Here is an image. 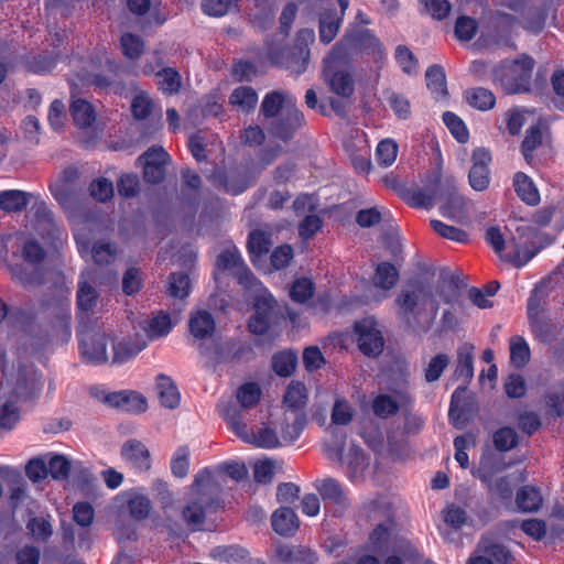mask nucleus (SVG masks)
Returning <instances> with one entry per match:
<instances>
[{
  "label": "nucleus",
  "instance_id": "0eeeda50",
  "mask_svg": "<svg viewBox=\"0 0 564 564\" xmlns=\"http://www.w3.org/2000/svg\"><path fill=\"white\" fill-rule=\"evenodd\" d=\"M368 547L375 553H400L404 558H414L416 550L412 543L394 532V522L387 519L378 523L369 534Z\"/></svg>",
  "mask_w": 564,
  "mask_h": 564
},
{
  "label": "nucleus",
  "instance_id": "393cba45",
  "mask_svg": "<svg viewBox=\"0 0 564 564\" xmlns=\"http://www.w3.org/2000/svg\"><path fill=\"white\" fill-rule=\"evenodd\" d=\"M314 32L312 30H302L299 33L297 41H302V43L297 44L292 54V61L289 65V68L292 73L300 75L305 72L308 59H310V50L307 46V42L314 41Z\"/></svg>",
  "mask_w": 564,
  "mask_h": 564
},
{
  "label": "nucleus",
  "instance_id": "39448f33",
  "mask_svg": "<svg viewBox=\"0 0 564 564\" xmlns=\"http://www.w3.org/2000/svg\"><path fill=\"white\" fill-rule=\"evenodd\" d=\"M212 481L213 474L208 468L202 469L195 476L191 486L193 499L182 509V517L188 527H199L205 521L207 512L219 507V501L207 492Z\"/></svg>",
  "mask_w": 564,
  "mask_h": 564
},
{
  "label": "nucleus",
  "instance_id": "cd10ccee",
  "mask_svg": "<svg viewBox=\"0 0 564 564\" xmlns=\"http://www.w3.org/2000/svg\"><path fill=\"white\" fill-rule=\"evenodd\" d=\"M513 187L518 197L530 206L540 203V194L533 181L523 172H518L513 176Z\"/></svg>",
  "mask_w": 564,
  "mask_h": 564
},
{
  "label": "nucleus",
  "instance_id": "1a4fd4ad",
  "mask_svg": "<svg viewBox=\"0 0 564 564\" xmlns=\"http://www.w3.org/2000/svg\"><path fill=\"white\" fill-rule=\"evenodd\" d=\"M247 291L253 294L254 307V314L249 319L248 327L254 335H264L276 318L275 301L261 283L257 291L254 289H247Z\"/></svg>",
  "mask_w": 564,
  "mask_h": 564
},
{
  "label": "nucleus",
  "instance_id": "c9c22d12",
  "mask_svg": "<svg viewBox=\"0 0 564 564\" xmlns=\"http://www.w3.org/2000/svg\"><path fill=\"white\" fill-rule=\"evenodd\" d=\"M478 553H484L495 564H508L512 560L511 552L503 544L489 539H481L478 544Z\"/></svg>",
  "mask_w": 564,
  "mask_h": 564
},
{
  "label": "nucleus",
  "instance_id": "603ef678",
  "mask_svg": "<svg viewBox=\"0 0 564 564\" xmlns=\"http://www.w3.org/2000/svg\"><path fill=\"white\" fill-rule=\"evenodd\" d=\"M272 246L271 235L263 230H253L249 235L248 249L252 256L267 253Z\"/></svg>",
  "mask_w": 564,
  "mask_h": 564
},
{
  "label": "nucleus",
  "instance_id": "ea45409f",
  "mask_svg": "<svg viewBox=\"0 0 564 564\" xmlns=\"http://www.w3.org/2000/svg\"><path fill=\"white\" fill-rule=\"evenodd\" d=\"M465 98L468 105L481 111L491 109L496 104L495 95L489 89L482 87L466 90Z\"/></svg>",
  "mask_w": 564,
  "mask_h": 564
},
{
  "label": "nucleus",
  "instance_id": "37998d69",
  "mask_svg": "<svg viewBox=\"0 0 564 564\" xmlns=\"http://www.w3.org/2000/svg\"><path fill=\"white\" fill-rule=\"evenodd\" d=\"M127 507L130 516L135 520L147 519L152 509L150 499L137 492L128 494Z\"/></svg>",
  "mask_w": 564,
  "mask_h": 564
},
{
  "label": "nucleus",
  "instance_id": "a211bd4d",
  "mask_svg": "<svg viewBox=\"0 0 564 564\" xmlns=\"http://www.w3.org/2000/svg\"><path fill=\"white\" fill-rule=\"evenodd\" d=\"M219 413L226 422L228 430L240 441L248 444L253 432L248 424V413L231 404L220 406Z\"/></svg>",
  "mask_w": 564,
  "mask_h": 564
},
{
  "label": "nucleus",
  "instance_id": "9b49d317",
  "mask_svg": "<svg viewBox=\"0 0 564 564\" xmlns=\"http://www.w3.org/2000/svg\"><path fill=\"white\" fill-rule=\"evenodd\" d=\"M97 280L96 270H87L79 276L77 288V307L79 323L84 326L85 318L88 317L89 313H93L96 308L99 300V294L96 288L93 285Z\"/></svg>",
  "mask_w": 564,
  "mask_h": 564
},
{
  "label": "nucleus",
  "instance_id": "4be33fe9",
  "mask_svg": "<svg viewBox=\"0 0 564 564\" xmlns=\"http://www.w3.org/2000/svg\"><path fill=\"white\" fill-rule=\"evenodd\" d=\"M324 82L328 89L341 98H349L355 90V83L350 72L346 69L333 70L330 68L324 72Z\"/></svg>",
  "mask_w": 564,
  "mask_h": 564
},
{
  "label": "nucleus",
  "instance_id": "4d7b16f0",
  "mask_svg": "<svg viewBox=\"0 0 564 564\" xmlns=\"http://www.w3.org/2000/svg\"><path fill=\"white\" fill-rule=\"evenodd\" d=\"M373 413L382 419L397 414L399 403L391 395L379 394L372 401Z\"/></svg>",
  "mask_w": 564,
  "mask_h": 564
},
{
  "label": "nucleus",
  "instance_id": "f3484780",
  "mask_svg": "<svg viewBox=\"0 0 564 564\" xmlns=\"http://www.w3.org/2000/svg\"><path fill=\"white\" fill-rule=\"evenodd\" d=\"M315 489L326 503L335 507L334 512L336 513L343 512L350 505L347 490L335 478L327 477L316 480Z\"/></svg>",
  "mask_w": 564,
  "mask_h": 564
},
{
  "label": "nucleus",
  "instance_id": "f03ea898",
  "mask_svg": "<svg viewBox=\"0 0 564 564\" xmlns=\"http://www.w3.org/2000/svg\"><path fill=\"white\" fill-rule=\"evenodd\" d=\"M397 315L408 324L421 318L433 321L438 312V303L430 288L419 280L402 286L395 297Z\"/></svg>",
  "mask_w": 564,
  "mask_h": 564
},
{
  "label": "nucleus",
  "instance_id": "b1692460",
  "mask_svg": "<svg viewBox=\"0 0 564 564\" xmlns=\"http://www.w3.org/2000/svg\"><path fill=\"white\" fill-rule=\"evenodd\" d=\"M147 347V341L141 336L123 338L112 344V362L123 364Z\"/></svg>",
  "mask_w": 564,
  "mask_h": 564
},
{
  "label": "nucleus",
  "instance_id": "5fc2aeb1",
  "mask_svg": "<svg viewBox=\"0 0 564 564\" xmlns=\"http://www.w3.org/2000/svg\"><path fill=\"white\" fill-rule=\"evenodd\" d=\"M91 254L97 265L110 264L117 257V247L111 242L98 241L94 245Z\"/></svg>",
  "mask_w": 564,
  "mask_h": 564
},
{
  "label": "nucleus",
  "instance_id": "338daca9",
  "mask_svg": "<svg viewBox=\"0 0 564 564\" xmlns=\"http://www.w3.org/2000/svg\"><path fill=\"white\" fill-rule=\"evenodd\" d=\"M314 293V284L310 279L302 278L294 281L290 296L293 301L304 303L312 297Z\"/></svg>",
  "mask_w": 564,
  "mask_h": 564
},
{
  "label": "nucleus",
  "instance_id": "4c0bfd02",
  "mask_svg": "<svg viewBox=\"0 0 564 564\" xmlns=\"http://www.w3.org/2000/svg\"><path fill=\"white\" fill-rule=\"evenodd\" d=\"M70 115L75 124L79 128L90 127L96 119L94 107L84 99L73 100L70 104Z\"/></svg>",
  "mask_w": 564,
  "mask_h": 564
},
{
  "label": "nucleus",
  "instance_id": "de8ad7c7",
  "mask_svg": "<svg viewBox=\"0 0 564 564\" xmlns=\"http://www.w3.org/2000/svg\"><path fill=\"white\" fill-rule=\"evenodd\" d=\"M543 143L542 129L539 126L530 127L521 144V151L528 163L533 160V152Z\"/></svg>",
  "mask_w": 564,
  "mask_h": 564
},
{
  "label": "nucleus",
  "instance_id": "58836bf2",
  "mask_svg": "<svg viewBox=\"0 0 564 564\" xmlns=\"http://www.w3.org/2000/svg\"><path fill=\"white\" fill-rule=\"evenodd\" d=\"M426 86L434 95L435 99L443 98L447 95L446 77L442 66L432 65L425 73Z\"/></svg>",
  "mask_w": 564,
  "mask_h": 564
},
{
  "label": "nucleus",
  "instance_id": "c756f323",
  "mask_svg": "<svg viewBox=\"0 0 564 564\" xmlns=\"http://www.w3.org/2000/svg\"><path fill=\"white\" fill-rule=\"evenodd\" d=\"M229 104L238 111L251 112L258 104V94L250 86H239L230 94Z\"/></svg>",
  "mask_w": 564,
  "mask_h": 564
},
{
  "label": "nucleus",
  "instance_id": "774afa93",
  "mask_svg": "<svg viewBox=\"0 0 564 564\" xmlns=\"http://www.w3.org/2000/svg\"><path fill=\"white\" fill-rule=\"evenodd\" d=\"M47 465V475L54 479H66L70 471V463L63 455H53Z\"/></svg>",
  "mask_w": 564,
  "mask_h": 564
},
{
  "label": "nucleus",
  "instance_id": "7ed1b4c3",
  "mask_svg": "<svg viewBox=\"0 0 564 564\" xmlns=\"http://www.w3.org/2000/svg\"><path fill=\"white\" fill-rule=\"evenodd\" d=\"M14 257H19L30 269L23 264L10 265L12 278L24 286L39 285L43 281V273L40 264L46 257L41 243L33 237L25 234H17Z\"/></svg>",
  "mask_w": 564,
  "mask_h": 564
},
{
  "label": "nucleus",
  "instance_id": "4468645a",
  "mask_svg": "<svg viewBox=\"0 0 564 564\" xmlns=\"http://www.w3.org/2000/svg\"><path fill=\"white\" fill-rule=\"evenodd\" d=\"M217 265L224 270H235V275L246 290L260 286V281L254 274L243 264L242 259L237 248H228L224 250L217 258Z\"/></svg>",
  "mask_w": 564,
  "mask_h": 564
},
{
  "label": "nucleus",
  "instance_id": "a878e982",
  "mask_svg": "<svg viewBox=\"0 0 564 564\" xmlns=\"http://www.w3.org/2000/svg\"><path fill=\"white\" fill-rule=\"evenodd\" d=\"M188 328L194 338L203 340L213 336L216 329V323L209 312L202 310L191 315Z\"/></svg>",
  "mask_w": 564,
  "mask_h": 564
},
{
  "label": "nucleus",
  "instance_id": "a18cd8bd",
  "mask_svg": "<svg viewBox=\"0 0 564 564\" xmlns=\"http://www.w3.org/2000/svg\"><path fill=\"white\" fill-rule=\"evenodd\" d=\"M346 463L351 479H358L369 466V458L361 448L352 446L346 456Z\"/></svg>",
  "mask_w": 564,
  "mask_h": 564
},
{
  "label": "nucleus",
  "instance_id": "49530a36",
  "mask_svg": "<svg viewBox=\"0 0 564 564\" xmlns=\"http://www.w3.org/2000/svg\"><path fill=\"white\" fill-rule=\"evenodd\" d=\"M530 360V348L521 336L510 338V361L517 368L524 367Z\"/></svg>",
  "mask_w": 564,
  "mask_h": 564
},
{
  "label": "nucleus",
  "instance_id": "3c124183",
  "mask_svg": "<svg viewBox=\"0 0 564 564\" xmlns=\"http://www.w3.org/2000/svg\"><path fill=\"white\" fill-rule=\"evenodd\" d=\"M173 326L174 324L172 323L170 315L160 312L150 319L147 328L148 336L150 338L166 336L172 330Z\"/></svg>",
  "mask_w": 564,
  "mask_h": 564
},
{
  "label": "nucleus",
  "instance_id": "bb28decb",
  "mask_svg": "<svg viewBox=\"0 0 564 564\" xmlns=\"http://www.w3.org/2000/svg\"><path fill=\"white\" fill-rule=\"evenodd\" d=\"M296 513L288 507H281L271 516V525L274 532L282 536H289L299 529Z\"/></svg>",
  "mask_w": 564,
  "mask_h": 564
},
{
  "label": "nucleus",
  "instance_id": "8fccbe9b",
  "mask_svg": "<svg viewBox=\"0 0 564 564\" xmlns=\"http://www.w3.org/2000/svg\"><path fill=\"white\" fill-rule=\"evenodd\" d=\"M398 143L392 139H384L380 141L376 149V161L381 166H391L398 155Z\"/></svg>",
  "mask_w": 564,
  "mask_h": 564
},
{
  "label": "nucleus",
  "instance_id": "423d86ee",
  "mask_svg": "<svg viewBox=\"0 0 564 564\" xmlns=\"http://www.w3.org/2000/svg\"><path fill=\"white\" fill-rule=\"evenodd\" d=\"M448 188L444 192L441 188V172L436 171L430 178L429 184L424 187L413 191L411 199L412 204L417 207L431 208L438 199L441 202V210L444 215L451 213L452 207L458 208L462 198L457 195L453 185V180H447Z\"/></svg>",
  "mask_w": 564,
  "mask_h": 564
},
{
  "label": "nucleus",
  "instance_id": "7c9ffc66",
  "mask_svg": "<svg viewBox=\"0 0 564 564\" xmlns=\"http://www.w3.org/2000/svg\"><path fill=\"white\" fill-rule=\"evenodd\" d=\"M217 186L224 188L227 193L238 195L249 187L250 181L246 175L237 172H217L214 175Z\"/></svg>",
  "mask_w": 564,
  "mask_h": 564
},
{
  "label": "nucleus",
  "instance_id": "72a5a7b5",
  "mask_svg": "<svg viewBox=\"0 0 564 564\" xmlns=\"http://www.w3.org/2000/svg\"><path fill=\"white\" fill-rule=\"evenodd\" d=\"M399 281L398 269L389 263H378L372 276V283L376 288L388 291L391 290Z\"/></svg>",
  "mask_w": 564,
  "mask_h": 564
},
{
  "label": "nucleus",
  "instance_id": "412c9836",
  "mask_svg": "<svg viewBox=\"0 0 564 564\" xmlns=\"http://www.w3.org/2000/svg\"><path fill=\"white\" fill-rule=\"evenodd\" d=\"M105 402L129 413H142L147 410V399L133 391H119L108 394Z\"/></svg>",
  "mask_w": 564,
  "mask_h": 564
},
{
  "label": "nucleus",
  "instance_id": "864d4df0",
  "mask_svg": "<svg viewBox=\"0 0 564 564\" xmlns=\"http://www.w3.org/2000/svg\"><path fill=\"white\" fill-rule=\"evenodd\" d=\"M354 417L351 404L344 398H337L332 410V423L336 425H347Z\"/></svg>",
  "mask_w": 564,
  "mask_h": 564
},
{
  "label": "nucleus",
  "instance_id": "6ab92c4d",
  "mask_svg": "<svg viewBox=\"0 0 564 564\" xmlns=\"http://www.w3.org/2000/svg\"><path fill=\"white\" fill-rule=\"evenodd\" d=\"M491 161V155L488 150L484 148L476 149L471 154V169L468 174L470 186L478 192L485 191L490 183V173L488 165Z\"/></svg>",
  "mask_w": 564,
  "mask_h": 564
},
{
  "label": "nucleus",
  "instance_id": "aec40b11",
  "mask_svg": "<svg viewBox=\"0 0 564 564\" xmlns=\"http://www.w3.org/2000/svg\"><path fill=\"white\" fill-rule=\"evenodd\" d=\"M122 459L138 471L151 468V454L148 447L138 440H128L121 447Z\"/></svg>",
  "mask_w": 564,
  "mask_h": 564
},
{
  "label": "nucleus",
  "instance_id": "6e6552de",
  "mask_svg": "<svg viewBox=\"0 0 564 564\" xmlns=\"http://www.w3.org/2000/svg\"><path fill=\"white\" fill-rule=\"evenodd\" d=\"M534 61L522 56L511 63H502L494 72V82H498L507 94L529 90Z\"/></svg>",
  "mask_w": 564,
  "mask_h": 564
},
{
  "label": "nucleus",
  "instance_id": "473e14b6",
  "mask_svg": "<svg viewBox=\"0 0 564 564\" xmlns=\"http://www.w3.org/2000/svg\"><path fill=\"white\" fill-rule=\"evenodd\" d=\"M516 502L523 512H535L543 502L540 490L534 486H523L517 491Z\"/></svg>",
  "mask_w": 564,
  "mask_h": 564
},
{
  "label": "nucleus",
  "instance_id": "2eb2a0df",
  "mask_svg": "<svg viewBox=\"0 0 564 564\" xmlns=\"http://www.w3.org/2000/svg\"><path fill=\"white\" fill-rule=\"evenodd\" d=\"M167 152L159 145L151 147L138 158L143 166V177L148 183L159 184L165 178V167L169 163Z\"/></svg>",
  "mask_w": 564,
  "mask_h": 564
},
{
  "label": "nucleus",
  "instance_id": "f8f14e48",
  "mask_svg": "<svg viewBox=\"0 0 564 564\" xmlns=\"http://www.w3.org/2000/svg\"><path fill=\"white\" fill-rule=\"evenodd\" d=\"M357 343L360 351L366 356H378L384 347L382 333L377 327V322L372 318H365L355 324Z\"/></svg>",
  "mask_w": 564,
  "mask_h": 564
},
{
  "label": "nucleus",
  "instance_id": "69168bd1",
  "mask_svg": "<svg viewBox=\"0 0 564 564\" xmlns=\"http://www.w3.org/2000/svg\"><path fill=\"white\" fill-rule=\"evenodd\" d=\"M431 227L443 238L456 242H465L468 239V235L463 229L446 225L441 220H431Z\"/></svg>",
  "mask_w": 564,
  "mask_h": 564
},
{
  "label": "nucleus",
  "instance_id": "e2e57ef3",
  "mask_svg": "<svg viewBox=\"0 0 564 564\" xmlns=\"http://www.w3.org/2000/svg\"><path fill=\"white\" fill-rule=\"evenodd\" d=\"M443 121L448 128L451 133L458 142H466L468 140V131L463 120L451 111L443 115Z\"/></svg>",
  "mask_w": 564,
  "mask_h": 564
},
{
  "label": "nucleus",
  "instance_id": "0e129e2a",
  "mask_svg": "<svg viewBox=\"0 0 564 564\" xmlns=\"http://www.w3.org/2000/svg\"><path fill=\"white\" fill-rule=\"evenodd\" d=\"M189 290V278L185 273H172L169 279L167 293L173 297L183 299Z\"/></svg>",
  "mask_w": 564,
  "mask_h": 564
},
{
  "label": "nucleus",
  "instance_id": "052dcab7",
  "mask_svg": "<svg viewBox=\"0 0 564 564\" xmlns=\"http://www.w3.org/2000/svg\"><path fill=\"white\" fill-rule=\"evenodd\" d=\"M189 468V448L187 446H180L172 459H171V470L175 477L184 478Z\"/></svg>",
  "mask_w": 564,
  "mask_h": 564
},
{
  "label": "nucleus",
  "instance_id": "f704fd0d",
  "mask_svg": "<svg viewBox=\"0 0 564 564\" xmlns=\"http://www.w3.org/2000/svg\"><path fill=\"white\" fill-rule=\"evenodd\" d=\"M50 191L65 210H70L75 206L77 199L76 186L54 180L50 184Z\"/></svg>",
  "mask_w": 564,
  "mask_h": 564
},
{
  "label": "nucleus",
  "instance_id": "c03bdc74",
  "mask_svg": "<svg viewBox=\"0 0 564 564\" xmlns=\"http://www.w3.org/2000/svg\"><path fill=\"white\" fill-rule=\"evenodd\" d=\"M158 86L164 94H176L181 88V75L172 67H164L155 73Z\"/></svg>",
  "mask_w": 564,
  "mask_h": 564
},
{
  "label": "nucleus",
  "instance_id": "bf43d9fd",
  "mask_svg": "<svg viewBox=\"0 0 564 564\" xmlns=\"http://www.w3.org/2000/svg\"><path fill=\"white\" fill-rule=\"evenodd\" d=\"M296 356L290 351L278 352L272 358L274 371L282 377L290 376L295 369Z\"/></svg>",
  "mask_w": 564,
  "mask_h": 564
},
{
  "label": "nucleus",
  "instance_id": "9d476101",
  "mask_svg": "<svg viewBox=\"0 0 564 564\" xmlns=\"http://www.w3.org/2000/svg\"><path fill=\"white\" fill-rule=\"evenodd\" d=\"M512 239L514 253L512 262L517 267L527 264L539 251L540 234L529 225L519 226Z\"/></svg>",
  "mask_w": 564,
  "mask_h": 564
},
{
  "label": "nucleus",
  "instance_id": "c85d7f7f",
  "mask_svg": "<svg viewBox=\"0 0 564 564\" xmlns=\"http://www.w3.org/2000/svg\"><path fill=\"white\" fill-rule=\"evenodd\" d=\"M156 390L160 402L164 408L175 409L178 406L181 395L176 384L170 377L165 375H159L156 377Z\"/></svg>",
  "mask_w": 564,
  "mask_h": 564
},
{
  "label": "nucleus",
  "instance_id": "2f4dec72",
  "mask_svg": "<svg viewBox=\"0 0 564 564\" xmlns=\"http://www.w3.org/2000/svg\"><path fill=\"white\" fill-rule=\"evenodd\" d=\"M307 402V390L300 381H291L283 397L286 412H302Z\"/></svg>",
  "mask_w": 564,
  "mask_h": 564
},
{
  "label": "nucleus",
  "instance_id": "13d9d810",
  "mask_svg": "<svg viewBox=\"0 0 564 564\" xmlns=\"http://www.w3.org/2000/svg\"><path fill=\"white\" fill-rule=\"evenodd\" d=\"M492 442L497 451L508 452L518 444V434L511 427H502L494 433Z\"/></svg>",
  "mask_w": 564,
  "mask_h": 564
},
{
  "label": "nucleus",
  "instance_id": "ddd939ff",
  "mask_svg": "<svg viewBox=\"0 0 564 564\" xmlns=\"http://www.w3.org/2000/svg\"><path fill=\"white\" fill-rule=\"evenodd\" d=\"M79 349L83 358L90 364H105L108 361L107 337L100 330H80Z\"/></svg>",
  "mask_w": 564,
  "mask_h": 564
},
{
  "label": "nucleus",
  "instance_id": "79ce46f5",
  "mask_svg": "<svg viewBox=\"0 0 564 564\" xmlns=\"http://www.w3.org/2000/svg\"><path fill=\"white\" fill-rule=\"evenodd\" d=\"M248 444L261 448H275L281 446L279 434L267 424H262L257 432H252L251 440Z\"/></svg>",
  "mask_w": 564,
  "mask_h": 564
},
{
  "label": "nucleus",
  "instance_id": "f257e3e1",
  "mask_svg": "<svg viewBox=\"0 0 564 564\" xmlns=\"http://www.w3.org/2000/svg\"><path fill=\"white\" fill-rule=\"evenodd\" d=\"M262 122L269 121V132L286 141L304 123V116L296 106L295 98L284 90H272L264 95L260 105Z\"/></svg>",
  "mask_w": 564,
  "mask_h": 564
},
{
  "label": "nucleus",
  "instance_id": "5701e85b",
  "mask_svg": "<svg viewBox=\"0 0 564 564\" xmlns=\"http://www.w3.org/2000/svg\"><path fill=\"white\" fill-rule=\"evenodd\" d=\"M306 425V416L303 412H285L280 423L281 446L295 442Z\"/></svg>",
  "mask_w": 564,
  "mask_h": 564
},
{
  "label": "nucleus",
  "instance_id": "e433bc0d",
  "mask_svg": "<svg viewBox=\"0 0 564 564\" xmlns=\"http://www.w3.org/2000/svg\"><path fill=\"white\" fill-rule=\"evenodd\" d=\"M30 194L19 189L0 192V208L7 213L21 212L29 203Z\"/></svg>",
  "mask_w": 564,
  "mask_h": 564
},
{
  "label": "nucleus",
  "instance_id": "20e7f679",
  "mask_svg": "<svg viewBox=\"0 0 564 564\" xmlns=\"http://www.w3.org/2000/svg\"><path fill=\"white\" fill-rule=\"evenodd\" d=\"M473 350L474 346L470 344H464L457 350L458 364L455 376L463 379L464 386L458 387L454 391L448 415L453 424L458 429L463 427L470 420L474 408L473 399L466 394V384L474 377Z\"/></svg>",
  "mask_w": 564,
  "mask_h": 564
},
{
  "label": "nucleus",
  "instance_id": "09e8293b",
  "mask_svg": "<svg viewBox=\"0 0 564 564\" xmlns=\"http://www.w3.org/2000/svg\"><path fill=\"white\" fill-rule=\"evenodd\" d=\"M339 18L336 13L326 11L319 19V39L322 42L330 43L339 30Z\"/></svg>",
  "mask_w": 564,
  "mask_h": 564
},
{
  "label": "nucleus",
  "instance_id": "dca6fc26",
  "mask_svg": "<svg viewBox=\"0 0 564 564\" xmlns=\"http://www.w3.org/2000/svg\"><path fill=\"white\" fill-rule=\"evenodd\" d=\"M245 346L234 340L218 343L210 349H203L200 354L205 357L208 366L216 367L221 364L238 362L245 354Z\"/></svg>",
  "mask_w": 564,
  "mask_h": 564
},
{
  "label": "nucleus",
  "instance_id": "680f3d73",
  "mask_svg": "<svg viewBox=\"0 0 564 564\" xmlns=\"http://www.w3.org/2000/svg\"><path fill=\"white\" fill-rule=\"evenodd\" d=\"M122 53L130 59H137L141 56L144 43L141 37L131 33H126L120 39Z\"/></svg>",
  "mask_w": 564,
  "mask_h": 564
},
{
  "label": "nucleus",
  "instance_id": "6e6d98bb",
  "mask_svg": "<svg viewBox=\"0 0 564 564\" xmlns=\"http://www.w3.org/2000/svg\"><path fill=\"white\" fill-rule=\"evenodd\" d=\"M542 289L536 286L528 301V316L533 330L540 329L543 297L541 296Z\"/></svg>",
  "mask_w": 564,
  "mask_h": 564
},
{
  "label": "nucleus",
  "instance_id": "a19ab883",
  "mask_svg": "<svg viewBox=\"0 0 564 564\" xmlns=\"http://www.w3.org/2000/svg\"><path fill=\"white\" fill-rule=\"evenodd\" d=\"M262 390L257 382H246L241 384L237 392L236 398L240 404L239 409L246 411L249 408L257 405L261 399Z\"/></svg>",
  "mask_w": 564,
  "mask_h": 564
}]
</instances>
